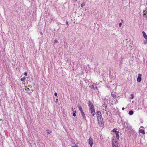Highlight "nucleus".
Wrapping results in <instances>:
<instances>
[{
  "label": "nucleus",
  "instance_id": "obj_1",
  "mask_svg": "<svg viewBox=\"0 0 147 147\" xmlns=\"http://www.w3.org/2000/svg\"><path fill=\"white\" fill-rule=\"evenodd\" d=\"M97 118L98 123H100V126L103 127L104 126L103 120L102 116L98 117Z\"/></svg>",
  "mask_w": 147,
  "mask_h": 147
},
{
  "label": "nucleus",
  "instance_id": "obj_2",
  "mask_svg": "<svg viewBox=\"0 0 147 147\" xmlns=\"http://www.w3.org/2000/svg\"><path fill=\"white\" fill-rule=\"evenodd\" d=\"M113 139L112 140V146L113 147H118V143L117 142V141L116 139Z\"/></svg>",
  "mask_w": 147,
  "mask_h": 147
},
{
  "label": "nucleus",
  "instance_id": "obj_3",
  "mask_svg": "<svg viewBox=\"0 0 147 147\" xmlns=\"http://www.w3.org/2000/svg\"><path fill=\"white\" fill-rule=\"evenodd\" d=\"M142 76V75L141 74H138V78H137V81L139 82H140L142 78L141 77Z\"/></svg>",
  "mask_w": 147,
  "mask_h": 147
},
{
  "label": "nucleus",
  "instance_id": "obj_4",
  "mask_svg": "<svg viewBox=\"0 0 147 147\" xmlns=\"http://www.w3.org/2000/svg\"><path fill=\"white\" fill-rule=\"evenodd\" d=\"M93 139L91 137H90L89 139V143L90 144V147H92L93 144V141H92Z\"/></svg>",
  "mask_w": 147,
  "mask_h": 147
},
{
  "label": "nucleus",
  "instance_id": "obj_5",
  "mask_svg": "<svg viewBox=\"0 0 147 147\" xmlns=\"http://www.w3.org/2000/svg\"><path fill=\"white\" fill-rule=\"evenodd\" d=\"M88 105L90 107V109H94V106L93 104H92L91 102L89 101L88 102Z\"/></svg>",
  "mask_w": 147,
  "mask_h": 147
},
{
  "label": "nucleus",
  "instance_id": "obj_6",
  "mask_svg": "<svg viewBox=\"0 0 147 147\" xmlns=\"http://www.w3.org/2000/svg\"><path fill=\"white\" fill-rule=\"evenodd\" d=\"M96 115L97 118L102 116L101 112L100 111H97L96 112Z\"/></svg>",
  "mask_w": 147,
  "mask_h": 147
},
{
  "label": "nucleus",
  "instance_id": "obj_7",
  "mask_svg": "<svg viewBox=\"0 0 147 147\" xmlns=\"http://www.w3.org/2000/svg\"><path fill=\"white\" fill-rule=\"evenodd\" d=\"M91 113L92 114V116H94L96 114L94 109H91Z\"/></svg>",
  "mask_w": 147,
  "mask_h": 147
},
{
  "label": "nucleus",
  "instance_id": "obj_8",
  "mask_svg": "<svg viewBox=\"0 0 147 147\" xmlns=\"http://www.w3.org/2000/svg\"><path fill=\"white\" fill-rule=\"evenodd\" d=\"M81 113V115L83 118L85 120H86V117L85 115V114L84 112H82Z\"/></svg>",
  "mask_w": 147,
  "mask_h": 147
},
{
  "label": "nucleus",
  "instance_id": "obj_9",
  "mask_svg": "<svg viewBox=\"0 0 147 147\" xmlns=\"http://www.w3.org/2000/svg\"><path fill=\"white\" fill-rule=\"evenodd\" d=\"M143 13L144 16H145L146 15V13H147V8H146L144 10Z\"/></svg>",
  "mask_w": 147,
  "mask_h": 147
},
{
  "label": "nucleus",
  "instance_id": "obj_10",
  "mask_svg": "<svg viewBox=\"0 0 147 147\" xmlns=\"http://www.w3.org/2000/svg\"><path fill=\"white\" fill-rule=\"evenodd\" d=\"M142 33L144 38L145 39H147V36L145 32L144 31H143Z\"/></svg>",
  "mask_w": 147,
  "mask_h": 147
},
{
  "label": "nucleus",
  "instance_id": "obj_11",
  "mask_svg": "<svg viewBox=\"0 0 147 147\" xmlns=\"http://www.w3.org/2000/svg\"><path fill=\"white\" fill-rule=\"evenodd\" d=\"M78 107L79 110H80L81 112L83 111L82 107L80 105H78Z\"/></svg>",
  "mask_w": 147,
  "mask_h": 147
},
{
  "label": "nucleus",
  "instance_id": "obj_12",
  "mask_svg": "<svg viewBox=\"0 0 147 147\" xmlns=\"http://www.w3.org/2000/svg\"><path fill=\"white\" fill-rule=\"evenodd\" d=\"M112 131L113 132H114V133H115V134L117 133V132H119V131H117V129L116 128H114V129Z\"/></svg>",
  "mask_w": 147,
  "mask_h": 147
},
{
  "label": "nucleus",
  "instance_id": "obj_13",
  "mask_svg": "<svg viewBox=\"0 0 147 147\" xmlns=\"http://www.w3.org/2000/svg\"><path fill=\"white\" fill-rule=\"evenodd\" d=\"M139 132L140 133H142L143 134H144L145 133L144 131L142 129H140L139 130Z\"/></svg>",
  "mask_w": 147,
  "mask_h": 147
},
{
  "label": "nucleus",
  "instance_id": "obj_14",
  "mask_svg": "<svg viewBox=\"0 0 147 147\" xmlns=\"http://www.w3.org/2000/svg\"><path fill=\"white\" fill-rule=\"evenodd\" d=\"M118 133L119 132H117L115 134L116 138H117V139L118 140H119V135L118 134Z\"/></svg>",
  "mask_w": 147,
  "mask_h": 147
},
{
  "label": "nucleus",
  "instance_id": "obj_15",
  "mask_svg": "<svg viewBox=\"0 0 147 147\" xmlns=\"http://www.w3.org/2000/svg\"><path fill=\"white\" fill-rule=\"evenodd\" d=\"M133 113L134 112L132 110H130L129 112V114L130 115H132L133 114Z\"/></svg>",
  "mask_w": 147,
  "mask_h": 147
},
{
  "label": "nucleus",
  "instance_id": "obj_16",
  "mask_svg": "<svg viewBox=\"0 0 147 147\" xmlns=\"http://www.w3.org/2000/svg\"><path fill=\"white\" fill-rule=\"evenodd\" d=\"M111 96H112L114 98H116V96L115 95V94H113L112 93L111 94Z\"/></svg>",
  "mask_w": 147,
  "mask_h": 147
},
{
  "label": "nucleus",
  "instance_id": "obj_17",
  "mask_svg": "<svg viewBox=\"0 0 147 147\" xmlns=\"http://www.w3.org/2000/svg\"><path fill=\"white\" fill-rule=\"evenodd\" d=\"M27 93H31V92H32L33 91V90H31V91H30V90L29 89V88H27ZM26 90H27L26 88Z\"/></svg>",
  "mask_w": 147,
  "mask_h": 147
},
{
  "label": "nucleus",
  "instance_id": "obj_18",
  "mask_svg": "<svg viewBox=\"0 0 147 147\" xmlns=\"http://www.w3.org/2000/svg\"><path fill=\"white\" fill-rule=\"evenodd\" d=\"M146 40L144 41L143 43L144 44H146L147 43V39H146Z\"/></svg>",
  "mask_w": 147,
  "mask_h": 147
},
{
  "label": "nucleus",
  "instance_id": "obj_19",
  "mask_svg": "<svg viewBox=\"0 0 147 147\" xmlns=\"http://www.w3.org/2000/svg\"><path fill=\"white\" fill-rule=\"evenodd\" d=\"M131 97H130V98L131 99H133L134 98V94H131Z\"/></svg>",
  "mask_w": 147,
  "mask_h": 147
},
{
  "label": "nucleus",
  "instance_id": "obj_20",
  "mask_svg": "<svg viewBox=\"0 0 147 147\" xmlns=\"http://www.w3.org/2000/svg\"><path fill=\"white\" fill-rule=\"evenodd\" d=\"M25 78H22L21 79V80L22 81H25Z\"/></svg>",
  "mask_w": 147,
  "mask_h": 147
},
{
  "label": "nucleus",
  "instance_id": "obj_21",
  "mask_svg": "<svg viewBox=\"0 0 147 147\" xmlns=\"http://www.w3.org/2000/svg\"><path fill=\"white\" fill-rule=\"evenodd\" d=\"M54 43H57L58 42L57 40L55 39L54 41Z\"/></svg>",
  "mask_w": 147,
  "mask_h": 147
},
{
  "label": "nucleus",
  "instance_id": "obj_22",
  "mask_svg": "<svg viewBox=\"0 0 147 147\" xmlns=\"http://www.w3.org/2000/svg\"><path fill=\"white\" fill-rule=\"evenodd\" d=\"M92 88H93L94 89L96 88H97V86H94L92 85Z\"/></svg>",
  "mask_w": 147,
  "mask_h": 147
},
{
  "label": "nucleus",
  "instance_id": "obj_23",
  "mask_svg": "<svg viewBox=\"0 0 147 147\" xmlns=\"http://www.w3.org/2000/svg\"><path fill=\"white\" fill-rule=\"evenodd\" d=\"M84 5H85V3H82L81 6L82 7H83L84 6Z\"/></svg>",
  "mask_w": 147,
  "mask_h": 147
},
{
  "label": "nucleus",
  "instance_id": "obj_24",
  "mask_svg": "<svg viewBox=\"0 0 147 147\" xmlns=\"http://www.w3.org/2000/svg\"><path fill=\"white\" fill-rule=\"evenodd\" d=\"M73 116L74 117H75L76 116V114L75 113H73Z\"/></svg>",
  "mask_w": 147,
  "mask_h": 147
},
{
  "label": "nucleus",
  "instance_id": "obj_25",
  "mask_svg": "<svg viewBox=\"0 0 147 147\" xmlns=\"http://www.w3.org/2000/svg\"><path fill=\"white\" fill-rule=\"evenodd\" d=\"M57 92H55L54 93V95L56 96H57Z\"/></svg>",
  "mask_w": 147,
  "mask_h": 147
},
{
  "label": "nucleus",
  "instance_id": "obj_26",
  "mask_svg": "<svg viewBox=\"0 0 147 147\" xmlns=\"http://www.w3.org/2000/svg\"><path fill=\"white\" fill-rule=\"evenodd\" d=\"M24 75L25 76H27V73L26 72H25L24 73Z\"/></svg>",
  "mask_w": 147,
  "mask_h": 147
},
{
  "label": "nucleus",
  "instance_id": "obj_27",
  "mask_svg": "<svg viewBox=\"0 0 147 147\" xmlns=\"http://www.w3.org/2000/svg\"><path fill=\"white\" fill-rule=\"evenodd\" d=\"M121 25H122V24L121 23H120L119 24V27H120L121 26Z\"/></svg>",
  "mask_w": 147,
  "mask_h": 147
},
{
  "label": "nucleus",
  "instance_id": "obj_28",
  "mask_svg": "<svg viewBox=\"0 0 147 147\" xmlns=\"http://www.w3.org/2000/svg\"><path fill=\"white\" fill-rule=\"evenodd\" d=\"M58 98H57L56 99V101H55V102L56 103H57L58 102Z\"/></svg>",
  "mask_w": 147,
  "mask_h": 147
},
{
  "label": "nucleus",
  "instance_id": "obj_29",
  "mask_svg": "<svg viewBox=\"0 0 147 147\" xmlns=\"http://www.w3.org/2000/svg\"><path fill=\"white\" fill-rule=\"evenodd\" d=\"M66 24H67V25H68V21H66Z\"/></svg>",
  "mask_w": 147,
  "mask_h": 147
},
{
  "label": "nucleus",
  "instance_id": "obj_30",
  "mask_svg": "<svg viewBox=\"0 0 147 147\" xmlns=\"http://www.w3.org/2000/svg\"><path fill=\"white\" fill-rule=\"evenodd\" d=\"M73 113H76V111H73Z\"/></svg>",
  "mask_w": 147,
  "mask_h": 147
},
{
  "label": "nucleus",
  "instance_id": "obj_31",
  "mask_svg": "<svg viewBox=\"0 0 147 147\" xmlns=\"http://www.w3.org/2000/svg\"><path fill=\"white\" fill-rule=\"evenodd\" d=\"M124 109H125V108H124V107H123V108H122V110H124Z\"/></svg>",
  "mask_w": 147,
  "mask_h": 147
},
{
  "label": "nucleus",
  "instance_id": "obj_32",
  "mask_svg": "<svg viewBox=\"0 0 147 147\" xmlns=\"http://www.w3.org/2000/svg\"><path fill=\"white\" fill-rule=\"evenodd\" d=\"M125 127H128V126L127 125V126L125 125Z\"/></svg>",
  "mask_w": 147,
  "mask_h": 147
},
{
  "label": "nucleus",
  "instance_id": "obj_33",
  "mask_svg": "<svg viewBox=\"0 0 147 147\" xmlns=\"http://www.w3.org/2000/svg\"><path fill=\"white\" fill-rule=\"evenodd\" d=\"M74 1H75V2H76V1L77 0H73Z\"/></svg>",
  "mask_w": 147,
  "mask_h": 147
},
{
  "label": "nucleus",
  "instance_id": "obj_34",
  "mask_svg": "<svg viewBox=\"0 0 147 147\" xmlns=\"http://www.w3.org/2000/svg\"><path fill=\"white\" fill-rule=\"evenodd\" d=\"M71 109H72V111H73V107H72L71 108Z\"/></svg>",
  "mask_w": 147,
  "mask_h": 147
},
{
  "label": "nucleus",
  "instance_id": "obj_35",
  "mask_svg": "<svg viewBox=\"0 0 147 147\" xmlns=\"http://www.w3.org/2000/svg\"><path fill=\"white\" fill-rule=\"evenodd\" d=\"M47 133H48V134H50V132H47Z\"/></svg>",
  "mask_w": 147,
  "mask_h": 147
},
{
  "label": "nucleus",
  "instance_id": "obj_36",
  "mask_svg": "<svg viewBox=\"0 0 147 147\" xmlns=\"http://www.w3.org/2000/svg\"><path fill=\"white\" fill-rule=\"evenodd\" d=\"M40 34H42V32H41Z\"/></svg>",
  "mask_w": 147,
  "mask_h": 147
},
{
  "label": "nucleus",
  "instance_id": "obj_37",
  "mask_svg": "<svg viewBox=\"0 0 147 147\" xmlns=\"http://www.w3.org/2000/svg\"><path fill=\"white\" fill-rule=\"evenodd\" d=\"M145 16H146V17H147V16L146 15Z\"/></svg>",
  "mask_w": 147,
  "mask_h": 147
},
{
  "label": "nucleus",
  "instance_id": "obj_38",
  "mask_svg": "<svg viewBox=\"0 0 147 147\" xmlns=\"http://www.w3.org/2000/svg\"><path fill=\"white\" fill-rule=\"evenodd\" d=\"M75 147H78L76 145L75 146Z\"/></svg>",
  "mask_w": 147,
  "mask_h": 147
},
{
  "label": "nucleus",
  "instance_id": "obj_39",
  "mask_svg": "<svg viewBox=\"0 0 147 147\" xmlns=\"http://www.w3.org/2000/svg\"><path fill=\"white\" fill-rule=\"evenodd\" d=\"M0 120L1 121V120H2V119H0Z\"/></svg>",
  "mask_w": 147,
  "mask_h": 147
},
{
  "label": "nucleus",
  "instance_id": "obj_40",
  "mask_svg": "<svg viewBox=\"0 0 147 147\" xmlns=\"http://www.w3.org/2000/svg\"><path fill=\"white\" fill-rule=\"evenodd\" d=\"M117 102H118V100L116 99Z\"/></svg>",
  "mask_w": 147,
  "mask_h": 147
},
{
  "label": "nucleus",
  "instance_id": "obj_41",
  "mask_svg": "<svg viewBox=\"0 0 147 147\" xmlns=\"http://www.w3.org/2000/svg\"><path fill=\"white\" fill-rule=\"evenodd\" d=\"M141 127V128H142V127H142V126H141V127Z\"/></svg>",
  "mask_w": 147,
  "mask_h": 147
},
{
  "label": "nucleus",
  "instance_id": "obj_42",
  "mask_svg": "<svg viewBox=\"0 0 147 147\" xmlns=\"http://www.w3.org/2000/svg\"><path fill=\"white\" fill-rule=\"evenodd\" d=\"M105 107H107V106L106 105L105 106Z\"/></svg>",
  "mask_w": 147,
  "mask_h": 147
},
{
  "label": "nucleus",
  "instance_id": "obj_43",
  "mask_svg": "<svg viewBox=\"0 0 147 147\" xmlns=\"http://www.w3.org/2000/svg\"><path fill=\"white\" fill-rule=\"evenodd\" d=\"M74 147H75V146H74Z\"/></svg>",
  "mask_w": 147,
  "mask_h": 147
}]
</instances>
